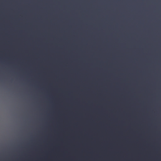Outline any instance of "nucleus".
Masks as SVG:
<instances>
[{
    "instance_id": "obj_1",
    "label": "nucleus",
    "mask_w": 161,
    "mask_h": 161,
    "mask_svg": "<svg viewBox=\"0 0 161 161\" xmlns=\"http://www.w3.org/2000/svg\"><path fill=\"white\" fill-rule=\"evenodd\" d=\"M38 161H40V146H38Z\"/></svg>"
},
{
    "instance_id": "obj_2",
    "label": "nucleus",
    "mask_w": 161,
    "mask_h": 161,
    "mask_svg": "<svg viewBox=\"0 0 161 161\" xmlns=\"http://www.w3.org/2000/svg\"><path fill=\"white\" fill-rule=\"evenodd\" d=\"M42 1H41V4H42ZM41 51L42 50V44H41Z\"/></svg>"
},
{
    "instance_id": "obj_3",
    "label": "nucleus",
    "mask_w": 161,
    "mask_h": 161,
    "mask_svg": "<svg viewBox=\"0 0 161 161\" xmlns=\"http://www.w3.org/2000/svg\"><path fill=\"white\" fill-rule=\"evenodd\" d=\"M41 102H42V101H41Z\"/></svg>"
}]
</instances>
